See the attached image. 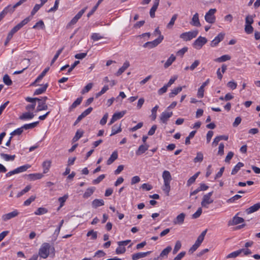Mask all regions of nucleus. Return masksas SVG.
<instances>
[{
    "instance_id": "nucleus-60",
    "label": "nucleus",
    "mask_w": 260,
    "mask_h": 260,
    "mask_svg": "<svg viewBox=\"0 0 260 260\" xmlns=\"http://www.w3.org/2000/svg\"><path fill=\"white\" fill-rule=\"evenodd\" d=\"M122 246H119L116 249V253L117 254H123L125 251L126 249L124 247H122Z\"/></svg>"
},
{
    "instance_id": "nucleus-19",
    "label": "nucleus",
    "mask_w": 260,
    "mask_h": 260,
    "mask_svg": "<svg viewBox=\"0 0 260 260\" xmlns=\"http://www.w3.org/2000/svg\"><path fill=\"white\" fill-rule=\"evenodd\" d=\"M260 209V203H256L246 210L247 214L252 213Z\"/></svg>"
},
{
    "instance_id": "nucleus-59",
    "label": "nucleus",
    "mask_w": 260,
    "mask_h": 260,
    "mask_svg": "<svg viewBox=\"0 0 260 260\" xmlns=\"http://www.w3.org/2000/svg\"><path fill=\"white\" fill-rule=\"evenodd\" d=\"M245 31L247 34H250L253 31V27L251 26V25L245 24Z\"/></svg>"
},
{
    "instance_id": "nucleus-6",
    "label": "nucleus",
    "mask_w": 260,
    "mask_h": 260,
    "mask_svg": "<svg viewBox=\"0 0 260 260\" xmlns=\"http://www.w3.org/2000/svg\"><path fill=\"white\" fill-rule=\"evenodd\" d=\"M164 39V36H160L159 37L155 40H153V41L151 42H147L145 43L143 45V47L144 48H152L156 46H157L159 44H160L162 41Z\"/></svg>"
},
{
    "instance_id": "nucleus-52",
    "label": "nucleus",
    "mask_w": 260,
    "mask_h": 260,
    "mask_svg": "<svg viewBox=\"0 0 260 260\" xmlns=\"http://www.w3.org/2000/svg\"><path fill=\"white\" fill-rule=\"evenodd\" d=\"M86 236L87 237L91 236V239L92 240H95L97 238V232L92 230L87 232Z\"/></svg>"
},
{
    "instance_id": "nucleus-4",
    "label": "nucleus",
    "mask_w": 260,
    "mask_h": 260,
    "mask_svg": "<svg viewBox=\"0 0 260 260\" xmlns=\"http://www.w3.org/2000/svg\"><path fill=\"white\" fill-rule=\"evenodd\" d=\"M19 6L16 3L13 6L9 5L4 8V9L0 13V21L4 18L5 15L8 13H12L14 12L15 9Z\"/></svg>"
},
{
    "instance_id": "nucleus-39",
    "label": "nucleus",
    "mask_w": 260,
    "mask_h": 260,
    "mask_svg": "<svg viewBox=\"0 0 260 260\" xmlns=\"http://www.w3.org/2000/svg\"><path fill=\"white\" fill-rule=\"evenodd\" d=\"M199 172H197V173H196L194 175H193L192 177H191L188 180H187V185L188 186H190L192 184H193L197 178L198 177L199 174Z\"/></svg>"
},
{
    "instance_id": "nucleus-18",
    "label": "nucleus",
    "mask_w": 260,
    "mask_h": 260,
    "mask_svg": "<svg viewBox=\"0 0 260 260\" xmlns=\"http://www.w3.org/2000/svg\"><path fill=\"white\" fill-rule=\"evenodd\" d=\"M149 145L147 144L141 145L136 152L137 155H140L148 150Z\"/></svg>"
},
{
    "instance_id": "nucleus-14",
    "label": "nucleus",
    "mask_w": 260,
    "mask_h": 260,
    "mask_svg": "<svg viewBox=\"0 0 260 260\" xmlns=\"http://www.w3.org/2000/svg\"><path fill=\"white\" fill-rule=\"evenodd\" d=\"M173 115L172 112H163L160 116V120L163 123L167 124L169 119Z\"/></svg>"
},
{
    "instance_id": "nucleus-48",
    "label": "nucleus",
    "mask_w": 260,
    "mask_h": 260,
    "mask_svg": "<svg viewBox=\"0 0 260 260\" xmlns=\"http://www.w3.org/2000/svg\"><path fill=\"white\" fill-rule=\"evenodd\" d=\"M170 182H164V184L162 186V190L166 193L167 195H169L170 191Z\"/></svg>"
},
{
    "instance_id": "nucleus-45",
    "label": "nucleus",
    "mask_w": 260,
    "mask_h": 260,
    "mask_svg": "<svg viewBox=\"0 0 260 260\" xmlns=\"http://www.w3.org/2000/svg\"><path fill=\"white\" fill-rule=\"evenodd\" d=\"M23 61L26 62V66L24 67L22 70L14 72V74H21L25 70H26L28 67V66H29L30 60L29 59L24 58L23 59Z\"/></svg>"
},
{
    "instance_id": "nucleus-17",
    "label": "nucleus",
    "mask_w": 260,
    "mask_h": 260,
    "mask_svg": "<svg viewBox=\"0 0 260 260\" xmlns=\"http://www.w3.org/2000/svg\"><path fill=\"white\" fill-rule=\"evenodd\" d=\"M160 0H154L153 6L150 10V16L151 18L155 17V12L159 5Z\"/></svg>"
},
{
    "instance_id": "nucleus-56",
    "label": "nucleus",
    "mask_w": 260,
    "mask_h": 260,
    "mask_svg": "<svg viewBox=\"0 0 260 260\" xmlns=\"http://www.w3.org/2000/svg\"><path fill=\"white\" fill-rule=\"evenodd\" d=\"M23 131V129L22 127L21 126V127L18 128L14 130L13 132H12L11 133V135L12 136V137L13 136H15V135H20L22 133Z\"/></svg>"
},
{
    "instance_id": "nucleus-33",
    "label": "nucleus",
    "mask_w": 260,
    "mask_h": 260,
    "mask_svg": "<svg viewBox=\"0 0 260 260\" xmlns=\"http://www.w3.org/2000/svg\"><path fill=\"white\" fill-rule=\"evenodd\" d=\"M95 187H90V188H88L86 189V190L85 191V192H84V193L83 194V198H88V197H89L90 196H91L93 192L95 190Z\"/></svg>"
},
{
    "instance_id": "nucleus-42",
    "label": "nucleus",
    "mask_w": 260,
    "mask_h": 260,
    "mask_svg": "<svg viewBox=\"0 0 260 260\" xmlns=\"http://www.w3.org/2000/svg\"><path fill=\"white\" fill-rule=\"evenodd\" d=\"M1 157L6 161L13 160L15 158V155H10L5 153H1Z\"/></svg>"
},
{
    "instance_id": "nucleus-24",
    "label": "nucleus",
    "mask_w": 260,
    "mask_h": 260,
    "mask_svg": "<svg viewBox=\"0 0 260 260\" xmlns=\"http://www.w3.org/2000/svg\"><path fill=\"white\" fill-rule=\"evenodd\" d=\"M43 177V174L41 173H35L30 174L28 175V179L30 181H34L38 179H40Z\"/></svg>"
},
{
    "instance_id": "nucleus-21",
    "label": "nucleus",
    "mask_w": 260,
    "mask_h": 260,
    "mask_svg": "<svg viewBox=\"0 0 260 260\" xmlns=\"http://www.w3.org/2000/svg\"><path fill=\"white\" fill-rule=\"evenodd\" d=\"M129 67V63L128 61H126L123 63L122 67H121L118 71L116 72V75L117 76H120L121 75L126 69H127Z\"/></svg>"
},
{
    "instance_id": "nucleus-16",
    "label": "nucleus",
    "mask_w": 260,
    "mask_h": 260,
    "mask_svg": "<svg viewBox=\"0 0 260 260\" xmlns=\"http://www.w3.org/2000/svg\"><path fill=\"white\" fill-rule=\"evenodd\" d=\"M151 251H147L145 252H138L134 253L132 255V258L133 260H137L141 258L145 257L149 254Z\"/></svg>"
},
{
    "instance_id": "nucleus-32",
    "label": "nucleus",
    "mask_w": 260,
    "mask_h": 260,
    "mask_svg": "<svg viewBox=\"0 0 260 260\" xmlns=\"http://www.w3.org/2000/svg\"><path fill=\"white\" fill-rule=\"evenodd\" d=\"M185 87V86H184L183 87L179 86V87L174 88L173 90H172V92L171 93H170L169 97L170 98L174 97L175 95H177L178 93L181 92L182 90V88Z\"/></svg>"
},
{
    "instance_id": "nucleus-53",
    "label": "nucleus",
    "mask_w": 260,
    "mask_h": 260,
    "mask_svg": "<svg viewBox=\"0 0 260 260\" xmlns=\"http://www.w3.org/2000/svg\"><path fill=\"white\" fill-rule=\"evenodd\" d=\"M93 84L91 83H89L87 84L84 88L82 89L81 93L82 94H84L86 92H88L92 87Z\"/></svg>"
},
{
    "instance_id": "nucleus-61",
    "label": "nucleus",
    "mask_w": 260,
    "mask_h": 260,
    "mask_svg": "<svg viewBox=\"0 0 260 260\" xmlns=\"http://www.w3.org/2000/svg\"><path fill=\"white\" fill-rule=\"evenodd\" d=\"M188 48L187 47H184L181 49L179 50L177 52V55L178 56H180L181 57H182L183 55L185 54V52L187 51Z\"/></svg>"
},
{
    "instance_id": "nucleus-57",
    "label": "nucleus",
    "mask_w": 260,
    "mask_h": 260,
    "mask_svg": "<svg viewBox=\"0 0 260 260\" xmlns=\"http://www.w3.org/2000/svg\"><path fill=\"white\" fill-rule=\"evenodd\" d=\"M202 213V209L201 207L198 208L197 211L192 214V218L193 219H196L200 216Z\"/></svg>"
},
{
    "instance_id": "nucleus-34",
    "label": "nucleus",
    "mask_w": 260,
    "mask_h": 260,
    "mask_svg": "<svg viewBox=\"0 0 260 260\" xmlns=\"http://www.w3.org/2000/svg\"><path fill=\"white\" fill-rule=\"evenodd\" d=\"M244 166V164L241 162H239L233 168L232 171V175H235L240 170L241 167Z\"/></svg>"
},
{
    "instance_id": "nucleus-44",
    "label": "nucleus",
    "mask_w": 260,
    "mask_h": 260,
    "mask_svg": "<svg viewBox=\"0 0 260 260\" xmlns=\"http://www.w3.org/2000/svg\"><path fill=\"white\" fill-rule=\"evenodd\" d=\"M203 160V154L201 152H198L197 153V156L193 159V162H202Z\"/></svg>"
},
{
    "instance_id": "nucleus-36",
    "label": "nucleus",
    "mask_w": 260,
    "mask_h": 260,
    "mask_svg": "<svg viewBox=\"0 0 260 260\" xmlns=\"http://www.w3.org/2000/svg\"><path fill=\"white\" fill-rule=\"evenodd\" d=\"M39 123V121H36L31 123L29 124H25L23 125L22 127L23 129H32L34 127H35Z\"/></svg>"
},
{
    "instance_id": "nucleus-22",
    "label": "nucleus",
    "mask_w": 260,
    "mask_h": 260,
    "mask_svg": "<svg viewBox=\"0 0 260 260\" xmlns=\"http://www.w3.org/2000/svg\"><path fill=\"white\" fill-rule=\"evenodd\" d=\"M118 158V152L117 151H114L113 152L110 157L107 161V165H110L112 164L117 158Z\"/></svg>"
},
{
    "instance_id": "nucleus-13",
    "label": "nucleus",
    "mask_w": 260,
    "mask_h": 260,
    "mask_svg": "<svg viewBox=\"0 0 260 260\" xmlns=\"http://www.w3.org/2000/svg\"><path fill=\"white\" fill-rule=\"evenodd\" d=\"M19 215V212L17 210H15L13 211L10 212L7 214H5L2 216V219L4 221H6L13 218H14Z\"/></svg>"
},
{
    "instance_id": "nucleus-41",
    "label": "nucleus",
    "mask_w": 260,
    "mask_h": 260,
    "mask_svg": "<svg viewBox=\"0 0 260 260\" xmlns=\"http://www.w3.org/2000/svg\"><path fill=\"white\" fill-rule=\"evenodd\" d=\"M172 250V247L171 246H167L160 253V256L161 257L165 256H167L169 253Z\"/></svg>"
},
{
    "instance_id": "nucleus-29",
    "label": "nucleus",
    "mask_w": 260,
    "mask_h": 260,
    "mask_svg": "<svg viewBox=\"0 0 260 260\" xmlns=\"http://www.w3.org/2000/svg\"><path fill=\"white\" fill-rule=\"evenodd\" d=\"M176 57L173 55L171 54L170 57L167 59L165 63L164 64V68L167 69L170 67L172 63L175 60Z\"/></svg>"
},
{
    "instance_id": "nucleus-15",
    "label": "nucleus",
    "mask_w": 260,
    "mask_h": 260,
    "mask_svg": "<svg viewBox=\"0 0 260 260\" xmlns=\"http://www.w3.org/2000/svg\"><path fill=\"white\" fill-rule=\"evenodd\" d=\"M185 214L184 213H181L179 214L173 220V223L175 224H182L184 222Z\"/></svg>"
},
{
    "instance_id": "nucleus-23",
    "label": "nucleus",
    "mask_w": 260,
    "mask_h": 260,
    "mask_svg": "<svg viewBox=\"0 0 260 260\" xmlns=\"http://www.w3.org/2000/svg\"><path fill=\"white\" fill-rule=\"evenodd\" d=\"M48 87V83H46V84L43 85L42 87H41V88H39L38 89H37L35 90V91L34 93V95H39V94L44 93L46 91V89Z\"/></svg>"
},
{
    "instance_id": "nucleus-55",
    "label": "nucleus",
    "mask_w": 260,
    "mask_h": 260,
    "mask_svg": "<svg viewBox=\"0 0 260 260\" xmlns=\"http://www.w3.org/2000/svg\"><path fill=\"white\" fill-rule=\"evenodd\" d=\"M91 38L94 41H98L99 40H100L101 39H103V37L101 36L100 34L99 33H93L92 34V35L91 36Z\"/></svg>"
},
{
    "instance_id": "nucleus-1",
    "label": "nucleus",
    "mask_w": 260,
    "mask_h": 260,
    "mask_svg": "<svg viewBox=\"0 0 260 260\" xmlns=\"http://www.w3.org/2000/svg\"><path fill=\"white\" fill-rule=\"evenodd\" d=\"M55 255V249L54 246L49 243H43L39 250L38 255L44 259L47 258L49 255L54 257Z\"/></svg>"
},
{
    "instance_id": "nucleus-12",
    "label": "nucleus",
    "mask_w": 260,
    "mask_h": 260,
    "mask_svg": "<svg viewBox=\"0 0 260 260\" xmlns=\"http://www.w3.org/2000/svg\"><path fill=\"white\" fill-rule=\"evenodd\" d=\"M225 34L224 33H219L217 36H216L214 39H213L211 42V46L212 47L216 46L219 42L222 41L224 39Z\"/></svg>"
},
{
    "instance_id": "nucleus-58",
    "label": "nucleus",
    "mask_w": 260,
    "mask_h": 260,
    "mask_svg": "<svg viewBox=\"0 0 260 260\" xmlns=\"http://www.w3.org/2000/svg\"><path fill=\"white\" fill-rule=\"evenodd\" d=\"M105 177V175L104 174L101 175L99 176L96 179H94L92 181V183L94 184H99L101 181H102Z\"/></svg>"
},
{
    "instance_id": "nucleus-2",
    "label": "nucleus",
    "mask_w": 260,
    "mask_h": 260,
    "mask_svg": "<svg viewBox=\"0 0 260 260\" xmlns=\"http://www.w3.org/2000/svg\"><path fill=\"white\" fill-rule=\"evenodd\" d=\"M198 34V31L196 30L191 31L183 32L180 35V38L184 41H187L196 38Z\"/></svg>"
},
{
    "instance_id": "nucleus-38",
    "label": "nucleus",
    "mask_w": 260,
    "mask_h": 260,
    "mask_svg": "<svg viewBox=\"0 0 260 260\" xmlns=\"http://www.w3.org/2000/svg\"><path fill=\"white\" fill-rule=\"evenodd\" d=\"M84 132L83 131L78 129L75 134V136L73 138V142H75L77 141L83 136Z\"/></svg>"
},
{
    "instance_id": "nucleus-63",
    "label": "nucleus",
    "mask_w": 260,
    "mask_h": 260,
    "mask_svg": "<svg viewBox=\"0 0 260 260\" xmlns=\"http://www.w3.org/2000/svg\"><path fill=\"white\" fill-rule=\"evenodd\" d=\"M158 105H156L154 107H153L152 110H151V116H152V119L154 120L156 119V112H157V110L158 108Z\"/></svg>"
},
{
    "instance_id": "nucleus-20",
    "label": "nucleus",
    "mask_w": 260,
    "mask_h": 260,
    "mask_svg": "<svg viewBox=\"0 0 260 260\" xmlns=\"http://www.w3.org/2000/svg\"><path fill=\"white\" fill-rule=\"evenodd\" d=\"M190 24L195 26L199 27L201 26V23L200 22L199 19L198 13H196L195 14L193 15Z\"/></svg>"
},
{
    "instance_id": "nucleus-51",
    "label": "nucleus",
    "mask_w": 260,
    "mask_h": 260,
    "mask_svg": "<svg viewBox=\"0 0 260 260\" xmlns=\"http://www.w3.org/2000/svg\"><path fill=\"white\" fill-rule=\"evenodd\" d=\"M177 17H178V15H177V14H174V15L172 16V18H171V20H170V22H169V23L168 24V25H167V28H172V26H173L174 25V24L175 21V20H176V19H177Z\"/></svg>"
},
{
    "instance_id": "nucleus-28",
    "label": "nucleus",
    "mask_w": 260,
    "mask_h": 260,
    "mask_svg": "<svg viewBox=\"0 0 260 260\" xmlns=\"http://www.w3.org/2000/svg\"><path fill=\"white\" fill-rule=\"evenodd\" d=\"M33 113L25 112L23 113L20 117L19 119L21 120L30 119L34 117Z\"/></svg>"
},
{
    "instance_id": "nucleus-54",
    "label": "nucleus",
    "mask_w": 260,
    "mask_h": 260,
    "mask_svg": "<svg viewBox=\"0 0 260 260\" xmlns=\"http://www.w3.org/2000/svg\"><path fill=\"white\" fill-rule=\"evenodd\" d=\"M36 198L35 196H31L24 202V206H29Z\"/></svg>"
},
{
    "instance_id": "nucleus-30",
    "label": "nucleus",
    "mask_w": 260,
    "mask_h": 260,
    "mask_svg": "<svg viewBox=\"0 0 260 260\" xmlns=\"http://www.w3.org/2000/svg\"><path fill=\"white\" fill-rule=\"evenodd\" d=\"M48 109V106L46 104V103H44V102L41 101L38 103V106L37 107L36 111L39 112L43 110H46Z\"/></svg>"
},
{
    "instance_id": "nucleus-9",
    "label": "nucleus",
    "mask_w": 260,
    "mask_h": 260,
    "mask_svg": "<svg viewBox=\"0 0 260 260\" xmlns=\"http://www.w3.org/2000/svg\"><path fill=\"white\" fill-rule=\"evenodd\" d=\"M30 20L29 17H28L21 21L19 23L15 26L9 32L13 35L17 31L20 29L24 25L26 24Z\"/></svg>"
},
{
    "instance_id": "nucleus-31",
    "label": "nucleus",
    "mask_w": 260,
    "mask_h": 260,
    "mask_svg": "<svg viewBox=\"0 0 260 260\" xmlns=\"http://www.w3.org/2000/svg\"><path fill=\"white\" fill-rule=\"evenodd\" d=\"M82 98H77L75 101L74 102V103L72 104V105L69 108V111H72L73 109L75 108L76 107H77L78 105H79L82 102Z\"/></svg>"
},
{
    "instance_id": "nucleus-47",
    "label": "nucleus",
    "mask_w": 260,
    "mask_h": 260,
    "mask_svg": "<svg viewBox=\"0 0 260 260\" xmlns=\"http://www.w3.org/2000/svg\"><path fill=\"white\" fill-rule=\"evenodd\" d=\"M181 246H182V244H181V242L179 240L177 241L175 243L174 248L173 249V254H175L177 253V252L181 248Z\"/></svg>"
},
{
    "instance_id": "nucleus-49",
    "label": "nucleus",
    "mask_w": 260,
    "mask_h": 260,
    "mask_svg": "<svg viewBox=\"0 0 260 260\" xmlns=\"http://www.w3.org/2000/svg\"><path fill=\"white\" fill-rule=\"evenodd\" d=\"M255 16V15H247L245 18V23L246 24L251 25L253 23V18Z\"/></svg>"
},
{
    "instance_id": "nucleus-26",
    "label": "nucleus",
    "mask_w": 260,
    "mask_h": 260,
    "mask_svg": "<svg viewBox=\"0 0 260 260\" xmlns=\"http://www.w3.org/2000/svg\"><path fill=\"white\" fill-rule=\"evenodd\" d=\"M104 205V201L102 199H95L92 202V206L94 208H97Z\"/></svg>"
},
{
    "instance_id": "nucleus-8",
    "label": "nucleus",
    "mask_w": 260,
    "mask_h": 260,
    "mask_svg": "<svg viewBox=\"0 0 260 260\" xmlns=\"http://www.w3.org/2000/svg\"><path fill=\"white\" fill-rule=\"evenodd\" d=\"M207 42V39L206 38L200 36L193 42L192 45L196 49H200Z\"/></svg>"
},
{
    "instance_id": "nucleus-43",
    "label": "nucleus",
    "mask_w": 260,
    "mask_h": 260,
    "mask_svg": "<svg viewBox=\"0 0 260 260\" xmlns=\"http://www.w3.org/2000/svg\"><path fill=\"white\" fill-rule=\"evenodd\" d=\"M48 212V210L44 207L39 208L35 212V214L37 215L44 214Z\"/></svg>"
},
{
    "instance_id": "nucleus-7",
    "label": "nucleus",
    "mask_w": 260,
    "mask_h": 260,
    "mask_svg": "<svg viewBox=\"0 0 260 260\" xmlns=\"http://www.w3.org/2000/svg\"><path fill=\"white\" fill-rule=\"evenodd\" d=\"M216 12L215 9H211L206 14L205 19L206 21L209 23H213L215 21V17L214 14Z\"/></svg>"
},
{
    "instance_id": "nucleus-64",
    "label": "nucleus",
    "mask_w": 260,
    "mask_h": 260,
    "mask_svg": "<svg viewBox=\"0 0 260 260\" xmlns=\"http://www.w3.org/2000/svg\"><path fill=\"white\" fill-rule=\"evenodd\" d=\"M38 27H40L41 29L45 28V25L44 22L42 20H40L36 23L32 27L33 28H37Z\"/></svg>"
},
{
    "instance_id": "nucleus-27",
    "label": "nucleus",
    "mask_w": 260,
    "mask_h": 260,
    "mask_svg": "<svg viewBox=\"0 0 260 260\" xmlns=\"http://www.w3.org/2000/svg\"><path fill=\"white\" fill-rule=\"evenodd\" d=\"M51 161L50 160H46L43 162L42 167L43 168V173L46 174L48 172L51 167Z\"/></svg>"
},
{
    "instance_id": "nucleus-37",
    "label": "nucleus",
    "mask_w": 260,
    "mask_h": 260,
    "mask_svg": "<svg viewBox=\"0 0 260 260\" xmlns=\"http://www.w3.org/2000/svg\"><path fill=\"white\" fill-rule=\"evenodd\" d=\"M242 252V250H238L234 251L226 256V258H235L239 256Z\"/></svg>"
},
{
    "instance_id": "nucleus-25",
    "label": "nucleus",
    "mask_w": 260,
    "mask_h": 260,
    "mask_svg": "<svg viewBox=\"0 0 260 260\" xmlns=\"http://www.w3.org/2000/svg\"><path fill=\"white\" fill-rule=\"evenodd\" d=\"M162 177L164 179V182H170L172 180L171 174L168 171H164L162 173Z\"/></svg>"
},
{
    "instance_id": "nucleus-3",
    "label": "nucleus",
    "mask_w": 260,
    "mask_h": 260,
    "mask_svg": "<svg viewBox=\"0 0 260 260\" xmlns=\"http://www.w3.org/2000/svg\"><path fill=\"white\" fill-rule=\"evenodd\" d=\"M213 191H212L205 194L203 196V200L201 202V205L203 207L208 208V205L213 202V200L211 199V197L213 194Z\"/></svg>"
},
{
    "instance_id": "nucleus-10",
    "label": "nucleus",
    "mask_w": 260,
    "mask_h": 260,
    "mask_svg": "<svg viewBox=\"0 0 260 260\" xmlns=\"http://www.w3.org/2000/svg\"><path fill=\"white\" fill-rule=\"evenodd\" d=\"M87 7H86L81 10H80L76 15L74 16L72 19L71 20V21L69 23V24L67 25V27L68 26L72 25L75 24L78 20L81 17L82 15L84 13L86 10L87 9Z\"/></svg>"
},
{
    "instance_id": "nucleus-11",
    "label": "nucleus",
    "mask_w": 260,
    "mask_h": 260,
    "mask_svg": "<svg viewBox=\"0 0 260 260\" xmlns=\"http://www.w3.org/2000/svg\"><path fill=\"white\" fill-rule=\"evenodd\" d=\"M238 214L239 213L234 216L232 220L229 221V226L237 225L244 221V219L243 218L237 216Z\"/></svg>"
},
{
    "instance_id": "nucleus-50",
    "label": "nucleus",
    "mask_w": 260,
    "mask_h": 260,
    "mask_svg": "<svg viewBox=\"0 0 260 260\" xmlns=\"http://www.w3.org/2000/svg\"><path fill=\"white\" fill-rule=\"evenodd\" d=\"M3 81L4 83L7 85H11L12 84V81L11 80L8 75L6 74L3 77Z\"/></svg>"
},
{
    "instance_id": "nucleus-35",
    "label": "nucleus",
    "mask_w": 260,
    "mask_h": 260,
    "mask_svg": "<svg viewBox=\"0 0 260 260\" xmlns=\"http://www.w3.org/2000/svg\"><path fill=\"white\" fill-rule=\"evenodd\" d=\"M231 59V56L229 55H223L220 57L216 58L214 60L216 62H222Z\"/></svg>"
},
{
    "instance_id": "nucleus-5",
    "label": "nucleus",
    "mask_w": 260,
    "mask_h": 260,
    "mask_svg": "<svg viewBox=\"0 0 260 260\" xmlns=\"http://www.w3.org/2000/svg\"><path fill=\"white\" fill-rule=\"evenodd\" d=\"M30 167V166L29 165H25L24 166H20V167H18L15 169V170L7 173L6 174V177H9L13 175L24 172L26 171L28 169H29Z\"/></svg>"
},
{
    "instance_id": "nucleus-62",
    "label": "nucleus",
    "mask_w": 260,
    "mask_h": 260,
    "mask_svg": "<svg viewBox=\"0 0 260 260\" xmlns=\"http://www.w3.org/2000/svg\"><path fill=\"white\" fill-rule=\"evenodd\" d=\"M68 198V196L67 194H65L62 197H60L58 199V201L60 203V207H61L63 206L64 202L67 200Z\"/></svg>"
},
{
    "instance_id": "nucleus-40",
    "label": "nucleus",
    "mask_w": 260,
    "mask_h": 260,
    "mask_svg": "<svg viewBox=\"0 0 260 260\" xmlns=\"http://www.w3.org/2000/svg\"><path fill=\"white\" fill-rule=\"evenodd\" d=\"M121 125H120L118 127L116 125H114L112 127V133L110 136H113L118 133L121 132Z\"/></svg>"
},
{
    "instance_id": "nucleus-46",
    "label": "nucleus",
    "mask_w": 260,
    "mask_h": 260,
    "mask_svg": "<svg viewBox=\"0 0 260 260\" xmlns=\"http://www.w3.org/2000/svg\"><path fill=\"white\" fill-rule=\"evenodd\" d=\"M125 113H126L125 111H122L121 112H116L113 114V117L115 118V119L116 120H117L120 119L121 118H122L124 115Z\"/></svg>"
}]
</instances>
